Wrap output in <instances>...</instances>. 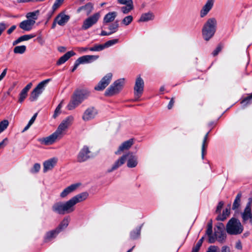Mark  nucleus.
I'll use <instances>...</instances> for the list:
<instances>
[{
    "instance_id": "obj_9",
    "label": "nucleus",
    "mask_w": 252,
    "mask_h": 252,
    "mask_svg": "<svg viewBox=\"0 0 252 252\" xmlns=\"http://www.w3.org/2000/svg\"><path fill=\"white\" fill-rule=\"evenodd\" d=\"M61 138L62 137L55 131L48 136L39 139L38 141L42 144L48 146L53 144Z\"/></svg>"
},
{
    "instance_id": "obj_23",
    "label": "nucleus",
    "mask_w": 252,
    "mask_h": 252,
    "mask_svg": "<svg viewBox=\"0 0 252 252\" xmlns=\"http://www.w3.org/2000/svg\"><path fill=\"white\" fill-rule=\"evenodd\" d=\"M213 5V0H208L206 4L203 6L202 9L200 12V16L201 17H204L210 10L212 8Z\"/></svg>"
},
{
    "instance_id": "obj_11",
    "label": "nucleus",
    "mask_w": 252,
    "mask_h": 252,
    "mask_svg": "<svg viewBox=\"0 0 252 252\" xmlns=\"http://www.w3.org/2000/svg\"><path fill=\"white\" fill-rule=\"evenodd\" d=\"M98 114V111L94 107H90L85 110L82 115V120L85 122L94 119Z\"/></svg>"
},
{
    "instance_id": "obj_61",
    "label": "nucleus",
    "mask_w": 252,
    "mask_h": 252,
    "mask_svg": "<svg viewBox=\"0 0 252 252\" xmlns=\"http://www.w3.org/2000/svg\"><path fill=\"white\" fill-rule=\"evenodd\" d=\"M7 72V68L4 69L1 74L0 75V81L2 80L3 78L5 76Z\"/></svg>"
},
{
    "instance_id": "obj_7",
    "label": "nucleus",
    "mask_w": 252,
    "mask_h": 252,
    "mask_svg": "<svg viewBox=\"0 0 252 252\" xmlns=\"http://www.w3.org/2000/svg\"><path fill=\"white\" fill-rule=\"evenodd\" d=\"M144 82L140 76L137 77L134 87L135 100L138 101L144 91Z\"/></svg>"
},
{
    "instance_id": "obj_47",
    "label": "nucleus",
    "mask_w": 252,
    "mask_h": 252,
    "mask_svg": "<svg viewBox=\"0 0 252 252\" xmlns=\"http://www.w3.org/2000/svg\"><path fill=\"white\" fill-rule=\"evenodd\" d=\"M40 169V165L39 163H35L33 167L31 169V172L32 173H37Z\"/></svg>"
},
{
    "instance_id": "obj_26",
    "label": "nucleus",
    "mask_w": 252,
    "mask_h": 252,
    "mask_svg": "<svg viewBox=\"0 0 252 252\" xmlns=\"http://www.w3.org/2000/svg\"><path fill=\"white\" fill-rule=\"evenodd\" d=\"M214 237L215 241L217 240L220 243H223L226 239V234L224 231H217L216 228L215 229Z\"/></svg>"
},
{
    "instance_id": "obj_2",
    "label": "nucleus",
    "mask_w": 252,
    "mask_h": 252,
    "mask_svg": "<svg viewBox=\"0 0 252 252\" xmlns=\"http://www.w3.org/2000/svg\"><path fill=\"white\" fill-rule=\"evenodd\" d=\"M90 93L87 90H77L75 91L72 97L71 100L67 105V109L71 110L80 105L85 99L90 95Z\"/></svg>"
},
{
    "instance_id": "obj_20",
    "label": "nucleus",
    "mask_w": 252,
    "mask_h": 252,
    "mask_svg": "<svg viewBox=\"0 0 252 252\" xmlns=\"http://www.w3.org/2000/svg\"><path fill=\"white\" fill-rule=\"evenodd\" d=\"M69 16L65 14L63 12L60 13L55 18L56 22H57V24L61 26L65 25L69 21Z\"/></svg>"
},
{
    "instance_id": "obj_22",
    "label": "nucleus",
    "mask_w": 252,
    "mask_h": 252,
    "mask_svg": "<svg viewBox=\"0 0 252 252\" xmlns=\"http://www.w3.org/2000/svg\"><path fill=\"white\" fill-rule=\"evenodd\" d=\"M35 21L34 20H30V19H27L21 22L19 24V27L26 31H31L34 24Z\"/></svg>"
},
{
    "instance_id": "obj_8",
    "label": "nucleus",
    "mask_w": 252,
    "mask_h": 252,
    "mask_svg": "<svg viewBox=\"0 0 252 252\" xmlns=\"http://www.w3.org/2000/svg\"><path fill=\"white\" fill-rule=\"evenodd\" d=\"M73 120V116H68L62 122L55 131L62 137L64 131L72 124Z\"/></svg>"
},
{
    "instance_id": "obj_46",
    "label": "nucleus",
    "mask_w": 252,
    "mask_h": 252,
    "mask_svg": "<svg viewBox=\"0 0 252 252\" xmlns=\"http://www.w3.org/2000/svg\"><path fill=\"white\" fill-rule=\"evenodd\" d=\"M28 93L26 92L25 91L22 90L20 94H19V102L20 103H22L24 100L26 98L27 96Z\"/></svg>"
},
{
    "instance_id": "obj_29",
    "label": "nucleus",
    "mask_w": 252,
    "mask_h": 252,
    "mask_svg": "<svg viewBox=\"0 0 252 252\" xmlns=\"http://www.w3.org/2000/svg\"><path fill=\"white\" fill-rule=\"evenodd\" d=\"M230 205H229L227 208L223 211L222 214L221 215H219L217 217V220L221 221L224 220L227 218V217H228L230 214Z\"/></svg>"
},
{
    "instance_id": "obj_63",
    "label": "nucleus",
    "mask_w": 252,
    "mask_h": 252,
    "mask_svg": "<svg viewBox=\"0 0 252 252\" xmlns=\"http://www.w3.org/2000/svg\"><path fill=\"white\" fill-rule=\"evenodd\" d=\"M174 99L173 98H172L170 101H169V103H168V108L169 109H171L173 105H174Z\"/></svg>"
},
{
    "instance_id": "obj_36",
    "label": "nucleus",
    "mask_w": 252,
    "mask_h": 252,
    "mask_svg": "<svg viewBox=\"0 0 252 252\" xmlns=\"http://www.w3.org/2000/svg\"><path fill=\"white\" fill-rule=\"evenodd\" d=\"M119 28L118 21H116L113 23L109 25L108 29L110 31V32L112 34L118 31Z\"/></svg>"
},
{
    "instance_id": "obj_25",
    "label": "nucleus",
    "mask_w": 252,
    "mask_h": 252,
    "mask_svg": "<svg viewBox=\"0 0 252 252\" xmlns=\"http://www.w3.org/2000/svg\"><path fill=\"white\" fill-rule=\"evenodd\" d=\"M117 16V13L113 11L108 13L103 18V24H107L114 21Z\"/></svg>"
},
{
    "instance_id": "obj_44",
    "label": "nucleus",
    "mask_w": 252,
    "mask_h": 252,
    "mask_svg": "<svg viewBox=\"0 0 252 252\" xmlns=\"http://www.w3.org/2000/svg\"><path fill=\"white\" fill-rule=\"evenodd\" d=\"M35 37V35L33 34H26L22 35L19 37V39L20 40V42H22L24 41H27L30 39H32Z\"/></svg>"
},
{
    "instance_id": "obj_17",
    "label": "nucleus",
    "mask_w": 252,
    "mask_h": 252,
    "mask_svg": "<svg viewBox=\"0 0 252 252\" xmlns=\"http://www.w3.org/2000/svg\"><path fill=\"white\" fill-rule=\"evenodd\" d=\"M133 139H130L123 142L119 147L118 150L115 152L116 155H120L122 152L128 150L133 144Z\"/></svg>"
},
{
    "instance_id": "obj_16",
    "label": "nucleus",
    "mask_w": 252,
    "mask_h": 252,
    "mask_svg": "<svg viewBox=\"0 0 252 252\" xmlns=\"http://www.w3.org/2000/svg\"><path fill=\"white\" fill-rule=\"evenodd\" d=\"M58 162V158L54 157L45 161L43 162V172L45 173L49 170H52L56 165Z\"/></svg>"
},
{
    "instance_id": "obj_34",
    "label": "nucleus",
    "mask_w": 252,
    "mask_h": 252,
    "mask_svg": "<svg viewBox=\"0 0 252 252\" xmlns=\"http://www.w3.org/2000/svg\"><path fill=\"white\" fill-rule=\"evenodd\" d=\"M241 196L242 194L241 193H239L237 195L232 206V209L233 210L237 209L239 207L240 205Z\"/></svg>"
},
{
    "instance_id": "obj_6",
    "label": "nucleus",
    "mask_w": 252,
    "mask_h": 252,
    "mask_svg": "<svg viewBox=\"0 0 252 252\" xmlns=\"http://www.w3.org/2000/svg\"><path fill=\"white\" fill-rule=\"evenodd\" d=\"M50 79L44 80L39 83L31 92L29 99L31 101L37 100L39 96L42 93L46 85L50 81Z\"/></svg>"
},
{
    "instance_id": "obj_28",
    "label": "nucleus",
    "mask_w": 252,
    "mask_h": 252,
    "mask_svg": "<svg viewBox=\"0 0 252 252\" xmlns=\"http://www.w3.org/2000/svg\"><path fill=\"white\" fill-rule=\"evenodd\" d=\"M154 17V14L151 12L145 13L141 15L138 21L142 22H147L153 20Z\"/></svg>"
},
{
    "instance_id": "obj_49",
    "label": "nucleus",
    "mask_w": 252,
    "mask_h": 252,
    "mask_svg": "<svg viewBox=\"0 0 252 252\" xmlns=\"http://www.w3.org/2000/svg\"><path fill=\"white\" fill-rule=\"evenodd\" d=\"M118 1L119 3L125 4L126 5L133 4L132 0H118Z\"/></svg>"
},
{
    "instance_id": "obj_3",
    "label": "nucleus",
    "mask_w": 252,
    "mask_h": 252,
    "mask_svg": "<svg viewBox=\"0 0 252 252\" xmlns=\"http://www.w3.org/2000/svg\"><path fill=\"white\" fill-rule=\"evenodd\" d=\"M216 27L217 21L215 18H210L207 21L202 30V36L205 40H209L214 36Z\"/></svg>"
},
{
    "instance_id": "obj_33",
    "label": "nucleus",
    "mask_w": 252,
    "mask_h": 252,
    "mask_svg": "<svg viewBox=\"0 0 252 252\" xmlns=\"http://www.w3.org/2000/svg\"><path fill=\"white\" fill-rule=\"evenodd\" d=\"M208 134H209V132H207L206 133V134L205 135V136L203 138V143L202 145V148H201L202 151L201 152H202V158L203 159L204 158V157L205 156V149L207 146V139L208 137Z\"/></svg>"
},
{
    "instance_id": "obj_60",
    "label": "nucleus",
    "mask_w": 252,
    "mask_h": 252,
    "mask_svg": "<svg viewBox=\"0 0 252 252\" xmlns=\"http://www.w3.org/2000/svg\"><path fill=\"white\" fill-rule=\"evenodd\" d=\"M252 99V94H251L249 96H248V97H246L242 101V103H244L245 102H246L247 103H248L249 102V101Z\"/></svg>"
},
{
    "instance_id": "obj_4",
    "label": "nucleus",
    "mask_w": 252,
    "mask_h": 252,
    "mask_svg": "<svg viewBox=\"0 0 252 252\" xmlns=\"http://www.w3.org/2000/svg\"><path fill=\"white\" fill-rule=\"evenodd\" d=\"M244 229V227L240 220L236 218H231L227 222L226 230L230 235H238L241 234Z\"/></svg>"
},
{
    "instance_id": "obj_15",
    "label": "nucleus",
    "mask_w": 252,
    "mask_h": 252,
    "mask_svg": "<svg viewBox=\"0 0 252 252\" xmlns=\"http://www.w3.org/2000/svg\"><path fill=\"white\" fill-rule=\"evenodd\" d=\"M127 155H123L122 156H121L120 158H119L117 160H116L114 162V163L112 164L111 167L107 170V172L110 173L117 170L125 163Z\"/></svg>"
},
{
    "instance_id": "obj_51",
    "label": "nucleus",
    "mask_w": 252,
    "mask_h": 252,
    "mask_svg": "<svg viewBox=\"0 0 252 252\" xmlns=\"http://www.w3.org/2000/svg\"><path fill=\"white\" fill-rule=\"evenodd\" d=\"M216 228L217 231H224V225L222 223L219 222L217 224L216 226Z\"/></svg>"
},
{
    "instance_id": "obj_41",
    "label": "nucleus",
    "mask_w": 252,
    "mask_h": 252,
    "mask_svg": "<svg viewBox=\"0 0 252 252\" xmlns=\"http://www.w3.org/2000/svg\"><path fill=\"white\" fill-rule=\"evenodd\" d=\"M133 20V17L131 15H129L125 17L122 23L126 26L128 25Z\"/></svg>"
},
{
    "instance_id": "obj_21",
    "label": "nucleus",
    "mask_w": 252,
    "mask_h": 252,
    "mask_svg": "<svg viewBox=\"0 0 252 252\" xmlns=\"http://www.w3.org/2000/svg\"><path fill=\"white\" fill-rule=\"evenodd\" d=\"M127 155V166L129 168H134L138 164L137 157L132 154L131 153H128Z\"/></svg>"
},
{
    "instance_id": "obj_31",
    "label": "nucleus",
    "mask_w": 252,
    "mask_h": 252,
    "mask_svg": "<svg viewBox=\"0 0 252 252\" xmlns=\"http://www.w3.org/2000/svg\"><path fill=\"white\" fill-rule=\"evenodd\" d=\"M69 222V218H64L62 220V221L61 222V223L59 225L58 227H57L56 229L57 230H60V232L62 230L64 229L68 226Z\"/></svg>"
},
{
    "instance_id": "obj_45",
    "label": "nucleus",
    "mask_w": 252,
    "mask_h": 252,
    "mask_svg": "<svg viewBox=\"0 0 252 252\" xmlns=\"http://www.w3.org/2000/svg\"><path fill=\"white\" fill-rule=\"evenodd\" d=\"M63 102H61L56 108L53 115V118H56L61 112Z\"/></svg>"
},
{
    "instance_id": "obj_48",
    "label": "nucleus",
    "mask_w": 252,
    "mask_h": 252,
    "mask_svg": "<svg viewBox=\"0 0 252 252\" xmlns=\"http://www.w3.org/2000/svg\"><path fill=\"white\" fill-rule=\"evenodd\" d=\"M63 1L64 0H56L54 4L53 5V9L54 10H56L59 8Z\"/></svg>"
},
{
    "instance_id": "obj_13",
    "label": "nucleus",
    "mask_w": 252,
    "mask_h": 252,
    "mask_svg": "<svg viewBox=\"0 0 252 252\" xmlns=\"http://www.w3.org/2000/svg\"><path fill=\"white\" fill-rule=\"evenodd\" d=\"M112 77V74L109 73L104 76L97 86L94 87L96 91L103 90L110 83Z\"/></svg>"
},
{
    "instance_id": "obj_55",
    "label": "nucleus",
    "mask_w": 252,
    "mask_h": 252,
    "mask_svg": "<svg viewBox=\"0 0 252 252\" xmlns=\"http://www.w3.org/2000/svg\"><path fill=\"white\" fill-rule=\"evenodd\" d=\"M201 246L200 245H198V244H197L196 243V244L195 245V246H194L192 249V251H191V252H198Z\"/></svg>"
},
{
    "instance_id": "obj_5",
    "label": "nucleus",
    "mask_w": 252,
    "mask_h": 252,
    "mask_svg": "<svg viewBox=\"0 0 252 252\" xmlns=\"http://www.w3.org/2000/svg\"><path fill=\"white\" fill-rule=\"evenodd\" d=\"M125 84V79L121 78L115 81L105 91V95L110 96L118 94Z\"/></svg>"
},
{
    "instance_id": "obj_39",
    "label": "nucleus",
    "mask_w": 252,
    "mask_h": 252,
    "mask_svg": "<svg viewBox=\"0 0 252 252\" xmlns=\"http://www.w3.org/2000/svg\"><path fill=\"white\" fill-rule=\"evenodd\" d=\"M104 49L103 44H95L94 46L89 48L91 51H100Z\"/></svg>"
},
{
    "instance_id": "obj_35",
    "label": "nucleus",
    "mask_w": 252,
    "mask_h": 252,
    "mask_svg": "<svg viewBox=\"0 0 252 252\" xmlns=\"http://www.w3.org/2000/svg\"><path fill=\"white\" fill-rule=\"evenodd\" d=\"M141 226L136 228L135 230H133L130 232V237L132 239L137 238L140 234Z\"/></svg>"
},
{
    "instance_id": "obj_42",
    "label": "nucleus",
    "mask_w": 252,
    "mask_h": 252,
    "mask_svg": "<svg viewBox=\"0 0 252 252\" xmlns=\"http://www.w3.org/2000/svg\"><path fill=\"white\" fill-rule=\"evenodd\" d=\"M8 124V121L5 120L0 122V133L2 132L7 127Z\"/></svg>"
},
{
    "instance_id": "obj_30",
    "label": "nucleus",
    "mask_w": 252,
    "mask_h": 252,
    "mask_svg": "<svg viewBox=\"0 0 252 252\" xmlns=\"http://www.w3.org/2000/svg\"><path fill=\"white\" fill-rule=\"evenodd\" d=\"M39 15V10H37L33 12H29L26 14V17L28 19L30 20H35L37 19L38 16Z\"/></svg>"
},
{
    "instance_id": "obj_1",
    "label": "nucleus",
    "mask_w": 252,
    "mask_h": 252,
    "mask_svg": "<svg viewBox=\"0 0 252 252\" xmlns=\"http://www.w3.org/2000/svg\"><path fill=\"white\" fill-rule=\"evenodd\" d=\"M88 196V193L84 192L73 196L66 202H57L52 206V210L60 215L70 213L74 211V206L77 203L86 200Z\"/></svg>"
},
{
    "instance_id": "obj_59",
    "label": "nucleus",
    "mask_w": 252,
    "mask_h": 252,
    "mask_svg": "<svg viewBox=\"0 0 252 252\" xmlns=\"http://www.w3.org/2000/svg\"><path fill=\"white\" fill-rule=\"evenodd\" d=\"M37 116V113H35L33 115V116L32 117L31 119L30 120V121L28 123L30 124V125H32L35 121V120L36 119Z\"/></svg>"
},
{
    "instance_id": "obj_57",
    "label": "nucleus",
    "mask_w": 252,
    "mask_h": 252,
    "mask_svg": "<svg viewBox=\"0 0 252 252\" xmlns=\"http://www.w3.org/2000/svg\"><path fill=\"white\" fill-rule=\"evenodd\" d=\"M16 28V26L13 25L7 31V33L8 34H10Z\"/></svg>"
},
{
    "instance_id": "obj_64",
    "label": "nucleus",
    "mask_w": 252,
    "mask_h": 252,
    "mask_svg": "<svg viewBox=\"0 0 252 252\" xmlns=\"http://www.w3.org/2000/svg\"><path fill=\"white\" fill-rule=\"evenodd\" d=\"M112 33L110 32H107L104 31H102L100 33V35L101 36H105V35H109Z\"/></svg>"
},
{
    "instance_id": "obj_19",
    "label": "nucleus",
    "mask_w": 252,
    "mask_h": 252,
    "mask_svg": "<svg viewBox=\"0 0 252 252\" xmlns=\"http://www.w3.org/2000/svg\"><path fill=\"white\" fill-rule=\"evenodd\" d=\"M79 186V184H74L67 187L61 193L60 197L62 198L66 197L69 194L75 191Z\"/></svg>"
},
{
    "instance_id": "obj_40",
    "label": "nucleus",
    "mask_w": 252,
    "mask_h": 252,
    "mask_svg": "<svg viewBox=\"0 0 252 252\" xmlns=\"http://www.w3.org/2000/svg\"><path fill=\"white\" fill-rule=\"evenodd\" d=\"M133 8V5H127L125 6H123L121 7V10L122 12L124 14H127Z\"/></svg>"
},
{
    "instance_id": "obj_56",
    "label": "nucleus",
    "mask_w": 252,
    "mask_h": 252,
    "mask_svg": "<svg viewBox=\"0 0 252 252\" xmlns=\"http://www.w3.org/2000/svg\"><path fill=\"white\" fill-rule=\"evenodd\" d=\"M76 50L80 53H82L87 51L89 50V48L87 47H77Z\"/></svg>"
},
{
    "instance_id": "obj_62",
    "label": "nucleus",
    "mask_w": 252,
    "mask_h": 252,
    "mask_svg": "<svg viewBox=\"0 0 252 252\" xmlns=\"http://www.w3.org/2000/svg\"><path fill=\"white\" fill-rule=\"evenodd\" d=\"M80 63H79V62L78 61V60H77L75 62V63H74V66L73 67V68L71 70V71L72 72H74L76 69V68H77V67L78 66V65L80 64Z\"/></svg>"
},
{
    "instance_id": "obj_18",
    "label": "nucleus",
    "mask_w": 252,
    "mask_h": 252,
    "mask_svg": "<svg viewBox=\"0 0 252 252\" xmlns=\"http://www.w3.org/2000/svg\"><path fill=\"white\" fill-rule=\"evenodd\" d=\"M99 58L97 55H85L79 57L77 60L80 64L91 63Z\"/></svg>"
},
{
    "instance_id": "obj_24",
    "label": "nucleus",
    "mask_w": 252,
    "mask_h": 252,
    "mask_svg": "<svg viewBox=\"0 0 252 252\" xmlns=\"http://www.w3.org/2000/svg\"><path fill=\"white\" fill-rule=\"evenodd\" d=\"M75 55V53L72 51H68L62 56L57 62L58 65H61L67 61L71 57Z\"/></svg>"
},
{
    "instance_id": "obj_52",
    "label": "nucleus",
    "mask_w": 252,
    "mask_h": 252,
    "mask_svg": "<svg viewBox=\"0 0 252 252\" xmlns=\"http://www.w3.org/2000/svg\"><path fill=\"white\" fill-rule=\"evenodd\" d=\"M218 247L215 246H211L206 252H218Z\"/></svg>"
},
{
    "instance_id": "obj_32",
    "label": "nucleus",
    "mask_w": 252,
    "mask_h": 252,
    "mask_svg": "<svg viewBox=\"0 0 252 252\" xmlns=\"http://www.w3.org/2000/svg\"><path fill=\"white\" fill-rule=\"evenodd\" d=\"M59 232H60V230H57V229L48 232L46 235V237H45L46 240L49 241L51 239L55 238Z\"/></svg>"
},
{
    "instance_id": "obj_50",
    "label": "nucleus",
    "mask_w": 252,
    "mask_h": 252,
    "mask_svg": "<svg viewBox=\"0 0 252 252\" xmlns=\"http://www.w3.org/2000/svg\"><path fill=\"white\" fill-rule=\"evenodd\" d=\"M222 48V46L221 44L218 45L216 49L212 53L213 56H217L219 54V53L221 50Z\"/></svg>"
},
{
    "instance_id": "obj_14",
    "label": "nucleus",
    "mask_w": 252,
    "mask_h": 252,
    "mask_svg": "<svg viewBox=\"0 0 252 252\" xmlns=\"http://www.w3.org/2000/svg\"><path fill=\"white\" fill-rule=\"evenodd\" d=\"M91 151L87 146H84L80 151L77 155V161L79 162H82L88 160L90 156L89 154Z\"/></svg>"
},
{
    "instance_id": "obj_54",
    "label": "nucleus",
    "mask_w": 252,
    "mask_h": 252,
    "mask_svg": "<svg viewBox=\"0 0 252 252\" xmlns=\"http://www.w3.org/2000/svg\"><path fill=\"white\" fill-rule=\"evenodd\" d=\"M7 141L8 139L5 138L1 142H0V148H3L6 145Z\"/></svg>"
},
{
    "instance_id": "obj_10",
    "label": "nucleus",
    "mask_w": 252,
    "mask_h": 252,
    "mask_svg": "<svg viewBox=\"0 0 252 252\" xmlns=\"http://www.w3.org/2000/svg\"><path fill=\"white\" fill-rule=\"evenodd\" d=\"M100 17V13L97 12L93 14L92 16L85 19L82 26V29L86 30L94 25L95 24Z\"/></svg>"
},
{
    "instance_id": "obj_58",
    "label": "nucleus",
    "mask_w": 252,
    "mask_h": 252,
    "mask_svg": "<svg viewBox=\"0 0 252 252\" xmlns=\"http://www.w3.org/2000/svg\"><path fill=\"white\" fill-rule=\"evenodd\" d=\"M32 84V83H29L27 86L22 90L28 93L30 89L31 88Z\"/></svg>"
},
{
    "instance_id": "obj_43",
    "label": "nucleus",
    "mask_w": 252,
    "mask_h": 252,
    "mask_svg": "<svg viewBox=\"0 0 252 252\" xmlns=\"http://www.w3.org/2000/svg\"><path fill=\"white\" fill-rule=\"evenodd\" d=\"M118 42V39H114L110 40H108V41H107L106 42H105L103 44V46H104V48L109 47L111 46H112V45L115 44Z\"/></svg>"
},
{
    "instance_id": "obj_53",
    "label": "nucleus",
    "mask_w": 252,
    "mask_h": 252,
    "mask_svg": "<svg viewBox=\"0 0 252 252\" xmlns=\"http://www.w3.org/2000/svg\"><path fill=\"white\" fill-rule=\"evenodd\" d=\"M223 205V202L222 201H220L219 203V204L217 206V209H216V212L217 213H220V210H221V208H222Z\"/></svg>"
},
{
    "instance_id": "obj_37",
    "label": "nucleus",
    "mask_w": 252,
    "mask_h": 252,
    "mask_svg": "<svg viewBox=\"0 0 252 252\" xmlns=\"http://www.w3.org/2000/svg\"><path fill=\"white\" fill-rule=\"evenodd\" d=\"M26 50V46L25 45L16 46L13 50L14 53L15 54H23Z\"/></svg>"
},
{
    "instance_id": "obj_12",
    "label": "nucleus",
    "mask_w": 252,
    "mask_h": 252,
    "mask_svg": "<svg viewBox=\"0 0 252 252\" xmlns=\"http://www.w3.org/2000/svg\"><path fill=\"white\" fill-rule=\"evenodd\" d=\"M252 203L249 201L247 203L246 206L241 214V216L243 222H246L248 220L252 225V212L251 209Z\"/></svg>"
},
{
    "instance_id": "obj_27",
    "label": "nucleus",
    "mask_w": 252,
    "mask_h": 252,
    "mask_svg": "<svg viewBox=\"0 0 252 252\" xmlns=\"http://www.w3.org/2000/svg\"><path fill=\"white\" fill-rule=\"evenodd\" d=\"M93 9V5L91 3H88L84 6H81L79 7L77 11L78 12H80L81 10H84L87 15H89L90 14Z\"/></svg>"
},
{
    "instance_id": "obj_38",
    "label": "nucleus",
    "mask_w": 252,
    "mask_h": 252,
    "mask_svg": "<svg viewBox=\"0 0 252 252\" xmlns=\"http://www.w3.org/2000/svg\"><path fill=\"white\" fill-rule=\"evenodd\" d=\"M206 234L207 235L209 239L208 242L209 243H214L215 242V238L214 236L212 235V229H210L207 228L206 232Z\"/></svg>"
}]
</instances>
